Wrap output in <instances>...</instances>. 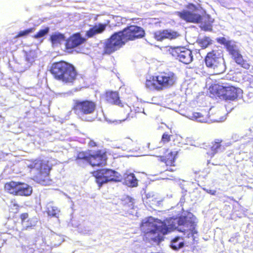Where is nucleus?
I'll return each instance as SVG.
<instances>
[{
    "instance_id": "7c9ffc66",
    "label": "nucleus",
    "mask_w": 253,
    "mask_h": 253,
    "mask_svg": "<svg viewBox=\"0 0 253 253\" xmlns=\"http://www.w3.org/2000/svg\"><path fill=\"white\" fill-rule=\"evenodd\" d=\"M198 43L200 46L203 48L208 47L211 43V40L208 37H205L198 41Z\"/></svg>"
},
{
    "instance_id": "ddd939ff",
    "label": "nucleus",
    "mask_w": 253,
    "mask_h": 253,
    "mask_svg": "<svg viewBox=\"0 0 253 253\" xmlns=\"http://www.w3.org/2000/svg\"><path fill=\"white\" fill-rule=\"evenodd\" d=\"M151 230L144 236L150 241L159 243L164 240V235L168 234L169 228L165 222H162L161 225H158Z\"/></svg>"
},
{
    "instance_id": "bb28decb",
    "label": "nucleus",
    "mask_w": 253,
    "mask_h": 253,
    "mask_svg": "<svg viewBox=\"0 0 253 253\" xmlns=\"http://www.w3.org/2000/svg\"><path fill=\"white\" fill-rule=\"evenodd\" d=\"M135 144V143L131 139L126 138L124 140L122 143V148L124 150L131 151L134 149Z\"/></svg>"
},
{
    "instance_id": "58836bf2",
    "label": "nucleus",
    "mask_w": 253,
    "mask_h": 253,
    "mask_svg": "<svg viewBox=\"0 0 253 253\" xmlns=\"http://www.w3.org/2000/svg\"><path fill=\"white\" fill-rule=\"evenodd\" d=\"M220 72H222V71H219V73H220Z\"/></svg>"
},
{
    "instance_id": "20e7f679",
    "label": "nucleus",
    "mask_w": 253,
    "mask_h": 253,
    "mask_svg": "<svg viewBox=\"0 0 253 253\" xmlns=\"http://www.w3.org/2000/svg\"><path fill=\"white\" fill-rule=\"evenodd\" d=\"M30 172L32 174V179L43 185H49L51 183L50 172L52 166L48 161L42 159L32 160L28 165Z\"/></svg>"
},
{
    "instance_id": "c9c22d12",
    "label": "nucleus",
    "mask_w": 253,
    "mask_h": 253,
    "mask_svg": "<svg viewBox=\"0 0 253 253\" xmlns=\"http://www.w3.org/2000/svg\"><path fill=\"white\" fill-rule=\"evenodd\" d=\"M186 8H187L190 10H192V11H196L198 9L197 7L195 4H194L193 3H188L186 5Z\"/></svg>"
},
{
    "instance_id": "6ab92c4d",
    "label": "nucleus",
    "mask_w": 253,
    "mask_h": 253,
    "mask_svg": "<svg viewBox=\"0 0 253 253\" xmlns=\"http://www.w3.org/2000/svg\"><path fill=\"white\" fill-rule=\"evenodd\" d=\"M188 116L191 119L201 123H206L209 121V113L205 110H201L198 112H189Z\"/></svg>"
},
{
    "instance_id": "c756f323",
    "label": "nucleus",
    "mask_w": 253,
    "mask_h": 253,
    "mask_svg": "<svg viewBox=\"0 0 253 253\" xmlns=\"http://www.w3.org/2000/svg\"><path fill=\"white\" fill-rule=\"evenodd\" d=\"M49 31V28L45 27L44 29L40 30L33 37L34 39H38L46 35Z\"/></svg>"
},
{
    "instance_id": "0eeeda50",
    "label": "nucleus",
    "mask_w": 253,
    "mask_h": 253,
    "mask_svg": "<svg viewBox=\"0 0 253 253\" xmlns=\"http://www.w3.org/2000/svg\"><path fill=\"white\" fill-rule=\"evenodd\" d=\"M217 42L224 45L227 51L231 56L233 60L242 68L246 70L250 68L251 64L248 61L243 58L242 55L240 53L239 50L236 48V46L232 44L229 41H227L224 37H221L217 39Z\"/></svg>"
},
{
    "instance_id": "72a5a7b5",
    "label": "nucleus",
    "mask_w": 253,
    "mask_h": 253,
    "mask_svg": "<svg viewBox=\"0 0 253 253\" xmlns=\"http://www.w3.org/2000/svg\"><path fill=\"white\" fill-rule=\"evenodd\" d=\"M172 137V135L169 134L168 132H165L163 133L161 138V141L163 143H166L169 142L171 140V138Z\"/></svg>"
},
{
    "instance_id": "4c0bfd02",
    "label": "nucleus",
    "mask_w": 253,
    "mask_h": 253,
    "mask_svg": "<svg viewBox=\"0 0 253 253\" xmlns=\"http://www.w3.org/2000/svg\"><path fill=\"white\" fill-rule=\"evenodd\" d=\"M207 192L211 195H215L216 194V191L215 190H207Z\"/></svg>"
},
{
    "instance_id": "393cba45",
    "label": "nucleus",
    "mask_w": 253,
    "mask_h": 253,
    "mask_svg": "<svg viewBox=\"0 0 253 253\" xmlns=\"http://www.w3.org/2000/svg\"><path fill=\"white\" fill-rule=\"evenodd\" d=\"M124 183L129 186L135 187L137 185V179L132 173H125L124 176Z\"/></svg>"
},
{
    "instance_id": "39448f33",
    "label": "nucleus",
    "mask_w": 253,
    "mask_h": 253,
    "mask_svg": "<svg viewBox=\"0 0 253 253\" xmlns=\"http://www.w3.org/2000/svg\"><path fill=\"white\" fill-rule=\"evenodd\" d=\"M210 93L212 98L225 101H235L243 94V90L233 85L212 84L209 87Z\"/></svg>"
},
{
    "instance_id": "f03ea898",
    "label": "nucleus",
    "mask_w": 253,
    "mask_h": 253,
    "mask_svg": "<svg viewBox=\"0 0 253 253\" xmlns=\"http://www.w3.org/2000/svg\"><path fill=\"white\" fill-rule=\"evenodd\" d=\"M49 71L54 79L67 85H73L78 76L74 65L64 60L53 63Z\"/></svg>"
},
{
    "instance_id": "dca6fc26",
    "label": "nucleus",
    "mask_w": 253,
    "mask_h": 253,
    "mask_svg": "<svg viewBox=\"0 0 253 253\" xmlns=\"http://www.w3.org/2000/svg\"><path fill=\"white\" fill-rule=\"evenodd\" d=\"M176 14L180 18L187 22L200 23L202 21V16L201 15L186 10L177 11L176 12Z\"/></svg>"
},
{
    "instance_id": "2eb2a0df",
    "label": "nucleus",
    "mask_w": 253,
    "mask_h": 253,
    "mask_svg": "<svg viewBox=\"0 0 253 253\" xmlns=\"http://www.w3.org/2000/svg\"><path fill=\"white\" fill-rule=\"evenodd\" d=\"M178 152L170 151L164 155L159 156V160L164 163L167 168L165 171L174 172L176 171V160L177 157Z\"/></svg>"
},
{
    "instance_id": "9b49d317",
    "label": "nucleus",
    "mask_w": 253,
    "mask_h": 253,
    "mask_svg": "<svg viewBox=\"0 0 253 253\" xmlns=\"http://www.w3.org/2000/svg\"><path fill=\"white\" fill-rule=\"evenodd\" d=\"M169 51L173 57L184 64H188L193 60L192 50L185 46L170 47Z\"/></svg>"
},
{
    "instance_id": "e433bc0d",
    "label": "nucleus",
    "mask_w": 253,
    "mask_h": 253,
    "mask_svg": "<svg viewBox=\"0 0 253 253\" xmlns=\"http://www.w3.org/2000/svg\"><path fill=\"white\" fill-rule=\"evenodd\" d=\"M88 146L90 147H95L97 146V144L94 140H90L88 143Z\"/></svg>"
},
{
    "instance_id": "c85d7f7f",
    "label": "nucleus",
    "mask_w": 253,
    "mask_h": 253,
    "mask_svg": "<svg viewBox=\"0 0 253 253\" xmlns=\"http://www.w3.org/2000/svg\"><path fill=\"white\" fill-rule=\"evenodd\" d=\"M166 39L170 40H174L180 36V34L171 30L166 29Z\"/></svg>"
},
{
    "instance_id": "423d86ee",
    "label": "nucleus",
    "mask_w": 253,
    "mask_h": 253,
    "mask_svg": "<svg viewBox=\"0 0 253 253\" xmlns=\"http://www.w3.org/2000/svg\"><path fill=\"white\" fill-rule=\"evenodd\" d=\"M76 160H84L92 167H103L107 163L106 152L101 149L87 150L78 152Z\"/></svg>"
},
{
    "instance_id": "b1692460",
    "label": "nucleus",
    "mask_w": 253,
    "mask_h": 253,
    "mask_svg": "<svg viewBox=\"0 0 253 253\" xmlns=\"http://www.w3.org/2000/svg\"><path fill=\"white\" fill-rule=\"evenodd\" d=\"M49 40L53 45H57L65 40V37L63 34L57 32L50 35Z\"/></svg>"
},
{
    "instance_id": "a878e982",
    "label": "nucleus",
    "mask_w": 253,
    "mask_h": 253,
    "mask_svg": "<svg viewBox=\"0 0 253 253\" xmlns=\"http://www.w3.org/2000/svg\"><path fill=\"white\" fill-rule=\"evenodd\" d=\"M182 239L178 236L175 237L171 241V248L174 250H178L182 248L184 246V243L182 241H179Z\"/></svg>"
},
{
    "instance_id": "a211bd4d",
    "label": "nucleus",
    "mask_w": 253,
    "mask_h": 253,
    "mask_svg": "<svg viewBox=\"0 0 253 253\" xmlns=\"http://www.w3.org/2000/svg\"><path fill=\"white\" fill-rule=\"evenodd\" d=\"M105 101L112 105L124 107V104L120 99L119 92L116 91H107L104 94Z\"/></svg>"
},
{
    "instance_id": "f704fd0d",
    "label": "nucleus",
    "mask_w": 253,
    "mask_h": 253,
    "mask_svg": "<svg viewBox=\"0 0 253 253\" xmlns=\"http://www.w3.org/2000/svg\"><path fill=\"white\" fill-rule=\"evenodd\" d=\"M25 253H36V250L32 245L27 246L25 248Z\"/></svg>"
},
{
    "instance_id": "5701e85b",
    "label": "nucleus",
    "mask_w": 253,
    "mask_h": 253,
    "mask_svg": "<svg viewBox=\"0 0 253 253\" xmlns=\"http://www.w3.org/2000/svg\"><path fill=\"white\" fill-rule=\"evenodd\" d=\"M157 226L158 225L151 221V219H148L142 221L140 227L144 236L149 231L152 230L151 229H153Z\"/></svg>"
},
{
    "instance_id": "cd10ccee",
    "label": "nucleus",
    "mask_w": 253,
    "mask_h": 253,
    "mask_svg": "<svg viewBox=\"0 0 253 253\" xmlns=\"http://www.w3.org/2000/svg\"><path fill=\"white\" fill-rule=\"evenodd\" d=\"M154 39L157 41H162L166 39V30L157 31L153 33Z\"/></svg>"
},
{
    "instance_id": "f3484780",
    "label": "nucleus",
    "mask_w": 253,
    "mask_h": 253,
    "mask_svg": "<svg viewBox=\"0 0 253 253\" xmlns=\"http://www.w3.org/2000/svg\"><path fill=\"white\" fill-rule=\"evenodd\" d=\"M85 41V39L82 37L80 33L75 34L66 41L65 48L66 49H73L84 43Z\"/></svg>"
},
{
    "instance_id": "9d476101",
    "label": "nucleus",
    "mask_w": 253,
    "mask_h": 253,
    "mask_svg": "<svg viewBox=\"0 0 253 253\" xmlns=\"http://www.w3.org/2000/svg\"><path fill=\"white\" fill-rule=\"evenodd\" d=\"M117 174L116 171L105 168L98 169L93 172V175L95 177L96 181L99 187L108 182L119 181Z\"/></svg>"
},
{
    "instance_id": "f257e3e1",
    "label": "nucleus",
    "mask_w": 253,
    "mask_h": 253,
    "mask_svg": "<svg viewBox=\"0 0 253 253\" xmlns=\"http://www.w3.org/2000/svg\"><path fill=\"white\" fill-rule=\"evenodd\" d=\"M145 31L141 27L131 25L122 30L114 33L103 44V55H110L122 48L129 41L141 39L145 36Z\"/></svg>"
},
{
    "instance_id": "aec40b11",
    "label": "nucleus",
    "mask_w": 253,
    "mask_h": 253,
    "mask_svg": "<svg viewBox=\"0 0 253 253\" xmlns=\"http://www.w3.org/2000/svg\"><path fill=\"white\" fill-rule=\"evenodd\" d=\"M223 141L222 139L217 138L215 139L214 141L211 142V145L207 152V154L209 157L211 158L217 153L218 150L222 148L224 149V146L222 145Z\"/></svg>"
},
{
    "instance_id": "6e6552de",
    "label": "nucleus",
    "mask_w": 253,
    "mask_h": 253,
    "mask_svg": "<svg viewBox=\"0 0 253 253\" xmlns=\"http://www.w3.org/2000/svg\"><path fill=\"white\" fill-rule=\"evenodd\" d=\"M4 189L12 195L19 196H29L33 192L32 187L28 184L13 180L6 182Z\"/></svg>"
},
{
    "instance_id": "473e14b6",
    "label": "nucleus",
    "mask_w": 253,
    "mask_h": 253,
    "mask_svg": "<svg viewBox=\"0 0 253 253\" xmlns=\"http://www.w3.org/2000/svg\"><path fill=\"white\" fill-rule=\"evenodd\" d=\"M47 212L51 216H56L58 214L59 211L56 208L50 206L47 208Z\"/></svg>"
},
{
    "instance_id": "2f4dec72",
    "label": "nucleus",
    "mask_w": 253,
    "mask_h": 253,
    "mask_svg": "<svg viewBox=\"0 0 253 253\" xmlns=\"http://www.w3.org/2000/svg\"><path fill=\"white\" fill-rule=\"evenodd\" d=\"M35 29L30 28L23 31H21L15 36L14 38H18L22 37H27L29 34L34 32Z\"/></svg>"
},
{
    "instance_id": "1a4fd4ad",
    "label": "nucleus",
    "mask_w": 253,
    "mask_h": 253,
    "mask_svg": "<svg viewBox=\"0 0 253 253\" xmlns=\"http://www.w3.org/2000/svg\"><path fill=\"white\" fill-rule=\"evenodd\" d=\"M96 107L95 102L91 100H74L72 110L80 118L93 114Z\"/></svg>"
},
{
    "instance_id": "4468645a",
    "label": "nucleus",
    "mask_w": 253,
    "mask_h": 253,
    "mask_svg": "<svg viewBox=\"0 0 253 253\" xmlns=\"http://www.w3.org/2000/svg\"><path fill=\"white\" fill-rule=\"evenodd\" d=\"M222 60L221 53L217 50H212L209 52L205 58L206 66L213 69L223 66Z\"/></svg>"
},
{
    "instance_id": "7ed1b4c3",
    "label": "nucleus",
    "mask_w": 253,
    "mask_h": 253,
    "mask_svg": "<svg viewBox=\"0 0 253 253\" xmlns=\"http://www.w3.org/2000/svg\"><path fill=\"white\" fill-rule=\"evenodd\" d=\"M176 75L171 71L160 72L146 79V88L152 91H161L172 87L176 82Z\"/></svg>"
},
{
    "instance_id": "412c9836",
    "label": "nucleus",
    "mask_w": 253,
    "mask_h": 253,
    "mask_svg": "<svg viewBox=\"0 0 253 253\" xmlns=\"http://www.w3.org/2000/svg\"><path fill=\"white\" fill-rule=\"evenodd\" d=\"M107 24L99 23L94 25L92 27L86 31L85 36L87 38H91L94 36L102 33L106 29Z\"/></svg>"
},
{
    "instance_id": "f8f14e48",
    "label": "nucleus",
    "mask_w": 253,
    "mask_h": 253,
    "mask_svg": "<svg viewBox=\"0 0 253 253\" xmlns=\"http://www.w3.org/2000/svg\"><path fill=\"white\" fill-rule=\"evenodd\" d=\"M178 230L184 233L188 236L193 235L196 233L195 230L196 223L190 217L187 216H180L178 218Z\"/></svg>"
},
{
    "instance_id": "4be33fe9",
    "label": "nucleus",
    "mask_w": 253,
    "mask_h": 253,
    "mask_svg": "<svg viewBox=\"0 0 253 253\" xmlns=\"http://www.w3.org/2000/svg\"><path fill=\"white\" fill-rule=\"evenodd\" d=\"M21 223L25 229H31L36 224V221L33 219L29 217L28 213H23L20 214Z\"/></svg>"
},
{
    "instance_id": "ea45409f",
    "label": "nucleus",
    "mask_w": 253,
    "mask_h": 253,
    "mask_svg": "<svg viewBox=\"0 0 253 253\" xmlns=\"http://www.w3.org/2000/svg\"><path fill=\"white\" fill-rule=\"evenodd\" d=\"M1 116L0 115V118H1Z\"/></svg>"
}]
</instances>
